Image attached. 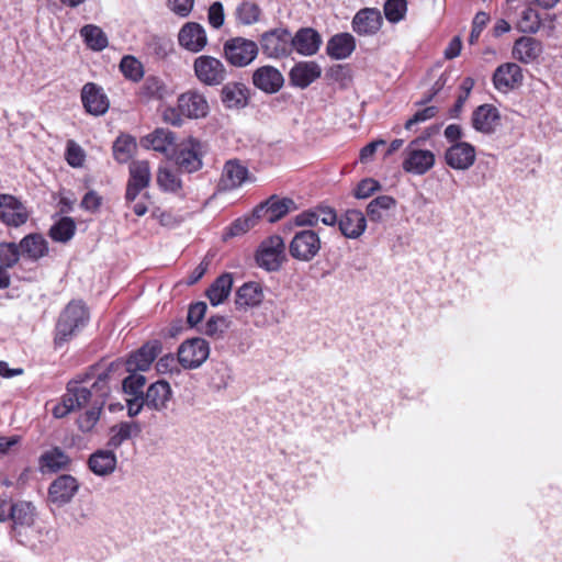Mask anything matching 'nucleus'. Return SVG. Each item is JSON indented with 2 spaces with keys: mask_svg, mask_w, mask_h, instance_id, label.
Returning <instances> with one entry per match:
<instances>
[{
  "mask_svg": "<svg viewBox=\"0 0 562 562\" xmlns=\"http://www.w3.org/2000/svg\"><path fill=\"white\" fill-rule=\"evenodd\" d=\"M89 318V310L82 301H70L58 317L55 328V345L61 346L70 340L88 324Z\"/></svg>",
  "mask_w": 562,
  "mask_h": 562,
  "instance_id": "f257e3e1",
  "label": "nucleus"
},
{
  "mask_svg": "<svg viewBox=\"0 0 562 562\" xmlns=\"http://www.w3.org/2000/svg\"><path fill=\"white\" fill-rule=\"evenodd\" d=\"M124 373L130 374L120 382L122 383V390L124 394L130 395L126 398L128 415L131 417L136 416L140 413V348L131 352L130 357L123 361Z\"/></svg>",
  "mask_w": 562,
  "mask_h": 562,
  "instance_id": "f03ea898",
  "label": "nucleus"
},
{
  "mask_svg": "<svg viewBox=\"0 0 562 562\" xmlns=\"http://www.w3.org/2000/svg\"><path fill=\"white\" fill-rule=\"evenodd\" d=\"M424 138H415L404 149V159L402 168L404 171L417 176L429 171L436 161L435 154L431 150L420 147Z\"/></svg>",
  "mask_w": 562,
  "mask_h": 562,
  "instance_id": "7ed1b4c3",
  "label": "nucleus"
},
{
  "mask_svg": "<svg viewBox=\"0 0 562 562\" xmlns=\"http://www.w3.org/2000/svg\"><path fill=\"white\" fill-rule=\"evenodd\" d=\"M292 34L286 27H276L263 32L259 44L268 58H284L291 55Z\"/></svg>",
  "mask_w": 562,
  "mask_h": 562,
  "instance_id": "20e7f679",
  "label": "nucleus"
},
{
  "mask_svg": "<svg viewBox=\"0 0 562 562\" xmlns=\"http://www.w3.org/2000/svg\"><path fill=\"white\" fill-rule=\"evenodd\" d=\"M223 52L232 66L246 67L256 59L259 48L256 42L237 36L224 43Z\"/></svg>",
  "mask_w": 562,
  "mask_h": 562,
  "instance_id": "39448f33",
  "label": "nucleus"
},
{
  "mask_svg": "<svg viewBox=\"0 0 562 562\" xmlns=\"http://www.w3.org/2000/svg\"><path fill=\"white\" fill-rule=\"evenodd\" d=\"M285 260V245L283 238L279 235H273L265 239L257 252V265L267 271H277Z\"/></svg>",
  "mask_w": 562,
  "mask_h": 562,
  "instance_id": "423d86ee",
  "label": "nucleus"
},
{
  "mask_svg": "<svg viewBox=\"0 0 562 562\" xmlns=\"http://www.w3.org/2000/svg\"><path fill=\"white\" fill-rule=\"evenodd\" d=\"M123 374V360L117 359L111 362L109 367L98 375L90 389L93 394V405H97L99 408L103 407L105 400L110 394L111 386L113 384L117 386Z\"/></svg>",
  "mask_w": 562,
  "mask_h": 562,
  "instance_id": "0eeeda50",
  "label": "nucleus"
},
{
  "mask_svg": "<svg viewBox=\"0 0 562 562\" xmlns=\"http://www.w3.org/2000/svg\"><path fill=\"white\" fill-rule=\"evenodd\" d=\"M177 356L178 362L183 369H198L209 358L210 345L203 338H190L180 344Z\"/></svg>",
  "mask_w": 562,
  "mask_h": 562,
  "instance_id": "6e6552de",
  "label": "nucleus"
},
{
  "mask_svg": "<svg viewBox=\"0 0 562 562\" xmlns=\"http://www.w3.org/2000/svg\"><path fill=\"white\" fill-rule=\"evenodd\" d=\"M322 241L317 232L312 229H302L296 232L290 241V255L300 261L310 262L319 252Z\"/></svg>",
  "mask_w": 562,
  "mask_h": 562,
  "instance_id": "1a4fd4ad",
  "label": "nucleus"
},
{
  "mask_svg": "<svg viewBox=\"0 0 562 562\" xmlns=\"http://www.w3.org/2000/svg\"><path fill=\"white\" fill-rule=\"evenodd\" d=\"M193 70L198 80L210 87L220 86L227 76L224 64L210 55H201L193 61Z\"/></svg>",
  "mask_w": 562,
  "mask_h": 562,
  "instance_id": "9d476101",
  "label": "nucleus"
},
{
  "mask_svg": "<svg viewBox=\"0 0 562 562\" xmlns=\"http://www.w3.org/2000/svg\"><path fill=\"white\" fill-rule=\"evenodd\" d=\"M173 154L180 169L190 173L201 169L202 144L200 140L190 137L182 142Z\"/></svg>",
  "mask_w": 562,
  "mask_h": 562,
  "instance_id": "9b49d317",
  "label": "nucleus"
},
{
  "mask_svg": "<svg viewBox=\"0 0 562 562\" xmlns=\"http://www.w3.org/2000/svg\"><path fill=\"white\" fill-rule=\"evenodd\" d=\"M179 108L186 119L199 120L210 112V105L204 93L196 89L188 90L178 97Z\"/></svg>",
  "mask_w": 562,
  "mask_h": 562,
  "instance_id": "f8f14e48",
  "label": "nucleus"
},
{
  "mask_svg": "<svg viewBox=\"0 0 562 562\" xmlns=\"http://www.w3.org/2000/svg\"><path fill=\"white\" fill-rule=\"evenodd\" d=\"M26 207L11 194H0V221L7 226L20 227L29 220Z\"/></svg>",
  "mask_w": 562,
  "mask_h": 562,
  "instance_id": "ddd939ff",
  "label": "nucleus"
},
{
  "mask_svg": "<svg viewBox=\"0 0 562 562\" xmlns=\"http://www.w3.org/2000/svg\"><path fill=\"white\" fill-rule=\"evenodd\" d=\"M476 158L475 148L467 142L452 144L445 153L446 164L454 170L470 169Z\"/></svg>",
  "mask_w": 562,
  "mask_h": 562,
  "instance_id": "4468645a",
  "label": "nucleus"
},
{
  "mask_svg": "<svg viewBox=\"0 0 562 562\" xmlns=\"http://www.w3.org/2000/svg\"><path fill=\"white\" fill-rule=\"evenodd\" d=\"M81 101L85 110L94 116L103 115L110 106V101L103 89L93 82H88L82 87Z\"/></svg>",
  "mask_w": 562,
  "mask_h": 562,
  "instance_id": "2eb2a0df",
  "label": "nucleus"
},
{
  "mask_svg": "<svg viewBox=\"0 0 562 562\" xmlns=\"http://www.w3.org/2000/svg\"><path fill=\"white\" fill-rule=\"evenodd\" d=\"M382 24V14L380 10L375 8H364L359 10L351 22L353 32L360 36H371L376 34Z\"/></svg>",
  "mask_w": 562,
  "mask_h": 562,
  "instance_id": "dca6fc26",
  "label": "nucleus"
},
{
  "mask_svg": "<svg viewBox=\"0 0 562 562\" xmlns=\"http://www.w3.org/2000/svg\"><path fill=\"white\" fill-rule=\"evenodd\" d=\"M322 45L319 33L312 27H301L292 35L291 54L296 52L301 56L315 55Z\"/></svg>",
  "mask_w": 562,
  "mask_h": 562,
  "instance_id": "f3484780",
  "label": "nucleus"
},
{
  "mask_svg": "<svg viewBox=\"0 0 562 562\" xmlns=\"http://www.w3.org/2000/svg\"><path fill=\"white\" fill-rule=\"evenodd\" d=\"M249 177V171L237 159H231L225 162L218 181V188L223 191H231L241 187Z\"/></svg>",
  "mask_w": 562,
  "mask_h": 562,
  "instance_id": "a211bd4d",
  "label": "nucleus"
},
{
  "mask_svg": "<svg viewBox=\"0 0 562 562\" xmlns=\"http://www.w3.org/2000/svg\"><path fill=\"white\" fill-rule=\"evenodd\" d=\"M79 484L77 480L69 475L63 474L55 479L48 488V497L52 503L63 506L68 504L78 492Z\"/></svg>",
  "mask_w": 562,
  "mask_h": 562,
  "instance_id": "6ab92c4d",
  "label": "nucleus"
},
{
  "mask_svg": "<svg viewBox=\"0 0 562 562\" xmlns=\"http://www.w3.org/2000/svg\"><path fill=\"white\" fill-rule=\"evenodd\" d=\"M180 46L192 53L201 52L207 44L204 27L196 22H187L179 31Z\"/></svg>",
  "mask_w": 562,
  "mask_h": 562,
  "instance_id": "aec40b11",
  "label": "nucleus"
},
{
  "mask_svg": "<svg viewBox=\"0 0 562 562\" xmlns=\"http://www.w3.org/2000/svg\"><path fill=\"white\" fill-rule=\"evenodd\" d=\"M524 79L520 66L506 63L496 68L493 75L494 87L501 92H507L518 87Z\"/></svg>",
  "mask_w": 562,
  "mask_h": 562,
  "instance_id": "412c9836",
  "label": "nucleus"
},
{
  "mask_svg": "<svg viewBox=\"0 0 562 562\" xmlns=\"http://www.w3.org/2000/svg\"><path fill=\"white\" fill-rule=\"evenodd\" d=\"M294 207L295 203L291 199L271 196L255 209V216L258 218L265 217L267 222L274 223L285 216Z\"/></svg>",
  "mask_w": 562,
  "mask_h": 562,
  "instance_id": "4be33fe9",
  "label": "nucleus"
},
{
  "mask_svg": "<svg viewBox=\"0 0 562 562\" xmlns=\"http://www.w3.org/2000/svg\"><path fill=\"white\" fill-rule=\"evenodd\" d=\"M471 121L475 131L483 134H492L499 125L501 115L494 105L482 104L474 110Z\"/></svg>",
  "mask_w": 562,
  "mask_h": 562,
  "instance_id": "5701e85b",
  "label": "nucleus"
},
{
  "mask_svg": "<svg viewBox=\"0 0 562 562\" xmlns=\"http://www.w3.org/2000/svg\"><path fill=\"white\" fill-rule=\"evenodd\" d=\"M252 83L266 93H276L282 88L284 78L276 67L267 65L255 70Z\"/></svg>",
  "mask_w": 562,
  "mask_h": 562,
  "instance_id": "b1692460",
  "label": "nucleus"
},
{
  "mask_svg": "<svg viewBox=\"0 0 562 562\" xmlns=\"http://www.w3.org/2000/svg\"><path fill=\"white\" fill-rule=\"evenodd\" d=\"M18 246L21 257L33 262L46 257L49 252L47 240L38 233L25 235Z\"/></svg>",
  "mask_w": 562,
  "mask_h": 562,
  "instance_id": "393cba45",
  "label": "nucleus"
},
{
  "mask_svg": "<svg viewBox=\"0 0 562 562\" xmlns=\"http://www.w3.org/2000/svg\"><path fill=\"white\" fill-rule=\"evenodd\" d=\"M143 148L153 149L166 157L175 153V135L165 128H156L153 133L143 137Z\"/></svg>",
  "mask_w": 562,
  "mask_h": 562,
  "instance_id": "a878e982",
  "label": "nucleus"
},
{
  "mask_svg": "<svg viewBox=\"0 0 562 562\" xmlns=\"http://www.w3.org/2000/svg\"><path fill=\"white\" fill-rule=\"evenodd\" d=\"M248 88L241 82H227L221 90V101L226 109H243L248 104Z\"/></svg>",
  "mask_w": 562,
  "mask_h": 562,
  "instance_id": "bb28decb",
  "label": "nucleus"
},
{
  "mask_svg": "<svg viewBox=\"0 0 562 562\" xmlns=\"http://www.w3.org/2000/svg\"><path fill=\"white\" fill-rule=\"evenodd\" d=\"M322 69L315 61L297 63L290 71V81L294 87L305 89L321 77Z\"/></svg>",
  "mask_w": 562,
  "mask_h": 562,
  "instance_id": "cd10ccee",
  "label": "nucleus"
},
{
  "mask_svg": "<svg viewBox=\"0 0 562 562\" xmlns=\"http://www.w3.org/2000/svg\"><path fill=\"white\" fill-rule=\"evenodd\" d=\"M171 395L170 384L165 380H159L149 385L146 394L143 393V405L146 404L150 408L161 411L167 407Z\"/></svg>",
  "mask_w": 562,
  "mask_h": 562,
  "instance_id": "c85d7f7f",
  "label": "nucleus"
},
{
  "mask_svg": "<svg viewBox=\"0 0 562 562\" xmlns=\"http://www.w3.org/2000/svg\"><path fill=\"white\" fill-rule=\"evenodd\" d=\"M542 43L539 40L521 36L514 44L513 56L520 63L530 64L542 54Z\"/></svg>",
  "mask_w": 562,
  "mask_h": 562,
  "instance_id": "c756f323",
  "label": "nucleus"
},
{
  "mask_svg": "<svg viewBox=\"0 0 562 562\" xmlns=\"http://www.w3.org/2000/svg\"><path fill=\"white\" fill-rule=\"evenodd\" d=\"M356 49V40L350 33L334 35L326 46L327 55L336 60L348 58Z\"/></svg>",
  "mask_w": 562,
  "mask_h": 562,
  "instance_id": "7c9ffc66",
  "label": "nucleus"
},
{
  "mask_svg": "<svg viewBox=\"0 0 562 562\" xmlns=\"http://www.w3.org/2000/svg\"><path fill=\"white\" fill-rule=\"evenodd\" d=\"M339 229L347 238H358L363 234L367 222L363 213L358 210H348L340 217Z\"/></svg>",
  "mask_w": 562,
  "mask_h": 562,
  "instance_id": "2f4dec72",
  "label": "nucleus"
},
{
  "mask_svg": "<svg viewBox=\"0 0 562 562\" xmlns=\"http://www.w3.org/2000/svg\"><path fill=\"white\" fill-rule=\"evenodd\" d=\"M263 291L259 283L247 282L236 292L235 304L238 308L258 306L263 301Z\"/></svg>",
  "mask_w": 562,
  "mask_h": 562,
  "instance_id": "473e14b6",
  "label": "nucleus"
},
{
  "mask_svg": "<svg viewBox=\"0 0 562 562\" xmlns=\"http://www.w3.org/2000/svg\"><path fill=\"white\" fill-rule=\"evenodd\" d=\"M89 469L99 476H105L114 472L116 457L110 450H97L88 461Z\"/></svg>",
  "mask_w": 562,
  "mask_h": 562,
  "instance_id": "72a5a7b5",
  "label": "nucleus"
},
{
  "mask_svg": "<svg viewBox=\"0 0 562 562\" xmlns=\"http://www.w3.org/2000/svg\"><path fill=\"white\" fill-rule=\"evenodd\" d=\"M233 286L231 273H223L210 285L206 295L213 306L222 304L229 295Z\"/></svg>",
  "mask_w": 562,
  "mask_h": 562,
  "instance_id": "f704fd0d",
  "label": "nucleus"
},
{
  "mask_svg": "<svg viewBox=\"0 0 562 562\" xmlns=\"http://www.w3.org/2000/svg\"><path fill=\"white\" fill-rule=\"evenodd\" d=\"M9 517L14 528L30 527L34 522L35 507L30 502L20 501L9 506Z\"/></svg>",
  "mask_w": 562,
  "mask_h": 562,
  "instance_id": "c9c22d12",
  "label": "nucleus"
},
{
  "mask_svg": "<svg viewBox=\"0 0 562 562\" xmlns=\"http://www.w3.org/2000/svg\"><path fill=\"white\" fill-rule=\"evenodd\" d=\"M137 153V142L134 137L122 134L113 144V156L120 164H126Z\"/></svg>",
  "mask_w": 562,
  "mask_h": 562,
  "instance_id": "e433bc0d",
  "label": "nucleus"
},
{
  "mask_svg": "<svg viewBox=\"0 0 562 562\" xmlns=\"http://www.w3.org/2000/svg\"><path fill=\"white\" fill-rule=\"evenodd\" d=\"M80 35L86 45L92 50L100 52L108 46L109 41L106 34L97 25H85L80 30Z\"/></svg>",
  "mask_w": 562,
  "mask_h": 562,
  "instance_id": "4c0bfd02",
  "label": "nucleus"
},
{
  "mask_svg": "<svg viewBox=\"0 0 562 562\" xmlns=\"http://www.w3.org/2000/svg\"><path fill=\"white\" fill-rule=\"evenodd\" d=\"M396 201L390 195H380L373 199L367 206V215L372 222H380L390 209L394 207Z\"/></svg>",
  "mask_w": 562,
  "mask_h": 562,
  "instance_id": "58836bf2",
  "label": "nucleus"
},
{
  "mask_svg": "<svg viewBox=\"0 0 562 562\" xmlns=\"http://www.w3.org/2000/svg\"><path fill=\"white\" fill-rule=\"evenodd\" d=\"M76 232V224L71 217H61L49 228V236L58 243L69 241Z\"/></svg>",
  "mask_w": 562,
  "mask_h": 562,
  "instance_id": "ea45409f",
  "label": "nucleus"
},
{
  "mask_svg": "<svg viewBox=\"0 0 562 562\" xmlns=\"http://www.w3.org/2000/svg\"><path fill=\"white\" fill-rule=\"evenodd\" d=\"M261 10L255 2L244 0L241 1L235 11L238 23L243 25H251L259 21Z\"/></svg>",
  "mask_w": 562,
  "mask_h": 562,
  "instance_id": "a19ab883",
  "label": "nucleus"
},
{
  "mask_svg": "<svg viewBox=\"0 0 562 562\" xmlns=\"http://www.w3.org/2000/svg\"><path fill=\"white\" fill-rule=\"evenodd\" d=\"M65 395L67 397H71L74 411L86 406L90 402L93 404L92 391L78 383H70L67 387V393Z\"/></svg>",
  "mask_w": 562,
  "mask_h": 562,
  "instance_id": "79ce46f5",
  "label": "nucleus"
},
{
  "mask_svg": "<svg viewBox=\"0 0 562 562\" xmlns=\"http://www.w3.org/2000/svg\"><path fill=\"white\" fill-rule=\"evenodd\" d=\"M21 254L16 243H0V268L11 269L20 260Z\"/></svg>",
  "mask_w": 562,
  "mask_h": 562,
  "instance_id": "37998d69",
  "label": "nucleus"
},
{
  "mask_svg": "<svg viewBox=\"0 0 562 562\" xmlns=\"http://www.w3.org/2000/svg\"><path fill=\"white\" fill-rule=\"evenodd\" d=\"M146 47L149 54L158 59H162L171 50L172 44L165 36L149 35L146 38Z\"/></svg>",
  "mask_w": 562,
  "mask_h": 562,
  "instance_id": "c03bdc74",
  "label": "nucleus"
},
{
  "mask_svg": "<svg viewBox=\"0 0 562 562\" xmlns=\"http://www.w3.org/2000/svg\"><path fill=\"white\" fill-rule=\"evenodd\" d=\"M541 25V18L538 11L532 8H526L520 14L517 23L519 31L524 33H536Z\"/></svg>",
  "mask_w": 562,
  "mask_h": 562,
  "instance_id": "a18cd8bd",
  "label": "nucleus"
},
{
  "mask_svg": "<svg viewBox=\"0 0 562 562\" xmlns=\"http://www.w3.org/2000/svg\"><path fill=\"white\" fill-rule=\"evenodd\" d=\"M385 19L390 23H398L407 12L406 0H386L383 7Z\"/></svg>",
  "mask_w": 562,
  "mask_h": 562,
  "instance_id": "49530a36",
  "label": "nucleus"
},
{
  "mask_svg": "<svg viewBox=\"0 0 562 562\" xmlns=\"http://www.w3.org/2000/svg\"><path fill=\"white\" fill-rule=\"evenodd\" d=\"M157 182L162 190L169 192H177L181 188V180L177 172L167 167L159 168Z\"/></svg>",
  "mask_w": 562,
  "mask_h": 562,
  "instance_id": "de8ad7c7",
  "label": "nucleus"
},
{
  "mask_svg": "<svg viewBox=\"0 0 562 562\" xmlns=\"http://www.w3.org/2000/svg\"><path fill=\"white\" fill-rule=\"evenodd\" d=\"M68 462V457L58 448L47 451L41 457L42 465L54 472L65 468Z\"/></svg>",
  "mask_w": 562,
  "mask_h": 562,
  "instance_id": "09e8293b",
  "label": "nucleus"
},
{
  "mask_svg": "<svg viewBox=\"0 0 562 562\" xmlns=\"http://www.w3.org/2000/svg\"><path fill=\"white\" fill-rule=\"evenodd\" d=\"M119 68L125 79L134 82L140 80V61L136 57L132 55L123 56Z\"/></svg>",
  "mask_w": 562,
  "mask_h": 562,
  "instance_id": "8fccbe9b",
  "label": "nucleus"
},
{
  "mask_svg": "<svg viewBox=\"0 0 562 562\" xmlns=\"http://www.w3.org/2000/svg\"><path fill=\"white\" fill-rule=\"evenodd\" d=\"M168 94V88L161 79L149 76L143 83V97L147 95L153 99H162Z\"/></svg>",
  "mask_w": 562,
  "mask_h": 562,
  "instance_id": "3c124183",
  "label": "nucleus"
},
{
  "mask_svg": "<svg viewBox=\"0 0 562 562\" xmlns=\"http://www.w3.org/2000/svg\"><path fill=\"white\" fill-rule=\"evenodd\" d=\"M229 327V321L224 316H212L207 319L203 333L214 339L224 336Z\"/></svg>",
  "mask_w": 562,
  "mask_h": 562,
  "instance_id": "603ef678",
  "label": "nucleus"
},
{
  "mask_svg": "<svg viewBox=\"0 0 562 562\" xmlns=\"http://www.w3.org/2000/svg\"><path fill=\"white\" fill-rule=\"evenodd\" d=\"M130 176L125 199L127 202H133L140 194V165L133 162L130 166Z\"/></svg>",
  "mask_w": 562,
  "mask_h": 562,
  "instance_id": "864d4df0",
  "label": "nucleus"
},
{
  "mask_svg": "<svg viewBox=\"0 0 562 562\" xmlns=\"http://www.w3.org/2000/svg\"><path fill=\"white\" fill-rule=\"evenodd\" d=\"M136 429V425L130 423H122L117 426L112 427L111 437L109 439V446L113 448L119 447L124 440L131 438L133 431Z\"/></svg>",
  "mask_w": 562,
  "mask_h": 562,
  "instance_id": "5fc2aeb1",
  "label": "nucleus"
},
{
  "mask_svg": "<svg viewBox=\"0 0 562 562\" xmlns=\"http://www.w3.org/2000/svg\"><path fill=\"white\" fill-rule=\"evenodd\" d=\"M258 217L249 216V217H239L235 220L226 229L224 234V238L235 237L247 233L250 228H252L256 224V220Z\"/></svg>",
  "mask_w": 562,
  "mask_h": 562,
  "instance_id": "6e6d98bb",
  "label": "nucleus"
},
{
  "mask_svg": "<svg viewBox=\"0 0 562 562\" xmlns=\"http://www.w3.org/2000/svg\"><path fill=\"white\" fill-rule=\"evenodd\" d=\"M474 87V80L471 77H467L462 80L460 86L461 93L459 94L454 105L450 110L451 117H458L462 112L463 105L467 102L472 89Z\"/></svg>",
  "mask_w": 562,
  "mask_h": 562,
  "instance_id": "4d7b16f0",
  "label": "nucleus"
},
{
  "mask_svg": "<svg viewBox=\"0 0 562 562\" xmlns=\"http://www.w3.org/2000/svg\"><path fill=\"white\" fill-rule=\"evenodd\" d=\"M162 344L158 339L149 340L143 345V372L147 371L151 362L161 353Z\"/></svg>",
  "mask_w": 562,
  "mask_h": 562,
  "instance_id": "13d9d810",
  "label": "nucleus"
},
{
  "mask_svg": "<svg viewBox=\"0 0 562 562\" xmlns=\"http://www.w3.org/2000/svg\"><path fill=\"white\" fill-rule=\"evenodd\" d=\"M66 160L71 167H81L85 161V151L75 140L67 142Z\"/></svg>",
  "mask_w": 562,
  "mask_h": 562,
  "instance_id": "bf43d9fd",
  "label": "nucleus"
},
{
  "mask_svg": "<svg viewBox=\"0 0 562 562\" xmlns=\"http://www.w3.org/2000/svg\"><path fill=\"white\" fill-rule=\"evenodd\" d=\"M150 216L159 222L160 225L166 227H175L182 222V217L172 214L169 211L161 210L160 207H155Z\"/></svg>",
  "mask_w": 562,
  "mask_h": 562,
  "instance_id": "052dcab7",
  "label": "nucleus"
},
{
  "mask_svg": "<svg viewBox=\"0 0 562 562\" xmlns=\"http://www.w3.org/2000/svg\"><path fill=\"white\" fill-rule=\"evenodd\" d=\"M207 21L213 29H220L223 26L225 21L224 7L222 2H213L207 11Z\"/></svg>",
  "mask_w": 562,
  "mask_h": 562,
  "instance_id": "680f3d73",
  "label": "nucleus"
},
{
  "mask_svg": "<svg viewBox=\"0 0 562 562\" xmlns=\"http://www.w3.org/2000/svg\"><path fill=\"white\" fill-rule=\"evenodd\" d=\"M102 408L93 405L91 409L87 411L78 418V426L82 431H90L100 418Z\"/></svg>",
  "mask_w": 562,
  "mask_h": 562,
  "instance_id": "e2e57ef3",
  "label": "nucleus"
},
{
  "mask_svg": "<svg viewBox=\"0 0 562 562\" xmlns=\"http://www.w3.org/2000/svg\"><path fill=\"white\" fill-rule=\"evenodd\" d=\"M437 113L438 108L435 105L418 110L411 119L406 121L405 128L411 130L415 124H419L435 117Z\"/></svg>",
  "mask_w": 562,
  "mask_h": 562,
  "instance_id": "0e129e2a",
  "label": "nucleus"
},
{
  "mask_svg": "<svg viewBox=\"0 0 562 562\" xmlns=\"http://www.w3.org/2000/svg\"><path fill=\"white\" fill-rule=\"evenodd\" d=\"M178 358L176 359L172 353H167L158 359L156 370L159 374L178 373Z\"/></svg>",
  "mask_w": 562,
  "mask_h": 562,
  "instance_id": "69168bd1",
  "label": "nucleus"
},
{
  "mask_svg": "<svg viewBox=\"0 0 562 562\" xmlns=\"http://www.w3.org/2000/svg\"><path fill=\"white\" fill-rule=\"evenodd\" d=\"M378 190H380V183L374 179L367 178L361 180L357 186L355 196L357 199H367Z\"/></svg>",
  "mask_w": 562,
  "mask_h": 562,
  "instance_id": "338daca9",
  "label": "nucleus"
},
{
  "mask_svg": "<svg viewBox=\"0 0 562 562\" xmlns=\"http://www.w3.org/2000/svg\"><path fill=\"white\" fill-rule=\"evenodd\" d=\"M195 0H167L168 8L178 16L187 18L193 10Z\"/></svg>",
  "mask_w": 562,
  "mask_h": 562,
  "instance_id": "774afa93",
  "label": "nucleus"
}]
</instances>
